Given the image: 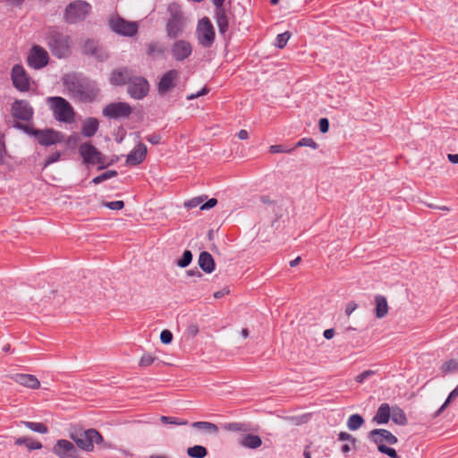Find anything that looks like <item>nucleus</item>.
I'll return each mask as SVG.
<instances>
[{"mask_svg":"<svg viewBox=\"0 0 458 458\" xmlns=\"http://www.w3.org/2000/svg\"><path fill=\"white\" fill-rule=\"evenodd\" d=\"M145 139H146V140H148L149 143H151L153 145H157L161 142V136L157 133L148 135Z\"/></svg>","mask_w":458,"mask_h":458,"instance_id":"58","label":"nucleus"},{"mask_svg":"<svg viewBox=\"0 0 458 458\" xmlns=\"http://www.w3.org/2000/svg\"><path fill=\"white\" fill-rule=\"evenodd\" d=\"M339 441H348L352 446L356 445V438L347 432H340L337 437Z\"/></svg>","mask_w":458,"mask_h":458,"instance_id":"49","label":"nucleus"},{"mask_svg":"<svg viewBox=\"0 0 458 458\" xmlns=\"http://www.w3.org/2000/svg\"><path fill=\"white\" fill-rule=\"evenodd\" d=\"M179 77V72L177 70H169L161 77L157 90L160 94H165L175 86V81Z\"/></svg>","mask_w":458,"mask_h":458,"instance_id":"20","label":"nucleus"},{"mask_svg":"<svg viewBox=\"0 0 458 458\" xmlns=\"http://www.w3.org/2000/svg\"><path fill=\"white\" fill-rule=\"evenodd\" d=\"M243 424L239 422H232L225 425V428L230 431H241L243 429Z\"/></svg>","mask_w":458,"mask_h":458,"instance_id":"54","label":"nucleus"},{"mask_svg":"<svg viewBox=\"0 0 458 458\" xmlns=\"http://www.w3.org/2000/svg\"><path fill=\"white\" fill-rule=\"evenodd\" d=\"M199 267L208 274L215 270L216 264L212 255L208 251H202L199 256L198 260Z\"/></svg>","mask_w":458,"mask_h":458,"instance_id":"24","label":"nucleus"},{"mask_svg":"<svg viewBox=\"0 0 458 458\" xmlns=\"http://www.w3.org/2000/svg\"><path fill=\"white\" fill-rule=\"evenodd\" d=\"M135 75L131 70L127 67L119 68L114 70L110 76V82L115 86L124 85L125 83L129 84L131 79H132Z\"/></svg>","mask_w":458,"mask_h":458,"instance_id":"21","label":"nucleus"},{"mask_svg":"<svg viewBox=\"0 0 458 458\" xmlns=\"http://www.w3.org/2000/svg\"><path fill=\"white\" fill-rule=\"evenodd\" d=\"M290 38H291V33L289 31H285L284 33L278 34L276 38V46L278 48H281V49L284 48L286 46Z\"/></svg>","mask_w":458,"mask_h":458,"instance_id":"41","label":"nucleus"},{"mask_svg":"<svg viewBox=\"0 0 458 458\" xmlns=\"http://www.w3.org/2000/svg\"><path fill=\"white\" fill-rule=\"evenodd\" d=\"M173 57L178 61L182 62L187 59L192 53V47L190 42L180 39L176 40L171 48Z\"/></svg>","mask_w":458,"mask_h":458,"instance_id":"19","label":"nucleus"},{"mask_svg":"<svg viewBox=\"0 0 458 458\" xmlns=\"http://www.w3.org/2000/svg\"><path fill=\"white\" fill-rule=\"evenodd\" d=\"M69 437L74 442L79 450L88 453H92L95 450V445L103 449L114 448V445L111 442H106L99 431L95 428H74L70 430Z\"/></svg>","mask_w":458,"mask_h":458,"instance_id":"1","label":"nucleus"},{"mask_svg":"<svg viewBox=\"0 0 458 458\" xmlns=\"http://www.w3.org/2000/svg\"><path fill=\"white\" fill-rule=\"evenodd\" d=\"M191 427L192 428H195L197 430H199V431H202L204 433L213 435V436H216L219 431L218 427L215 423L208 422V421L192 422L191 424Z\"/></svg>","mask_w":458,"mask_h":458,"instance_id":"26","label":"nucleus"},{"mask_svg":"<svg viewBox=\"0 0 458 458\" xmlns=\"http://www.w3.org/2000/svg\"><path fill=\"white\" fill-rule=\"evenodd\" d=\"M319 130L322 133H326L329 129V122L327 118H321L318 122Z\"/></svg>","mask_w":458,"mask_h":458,"instance_id":"57","label":"nucleus"},{"mask_svg":"<svg viewBox=\"0 0 458 458\" xmlns=\"http://www.w3.org/2000/svg\"><path fill=\"white\" fill-rule=\"evenodd\" d=\"M15 445H24L29 451L38 450L43 447L41 442L30 437H20L14 440Z\"/></svg>","mask_w":458,"mask_h":458,"instance_id":"28","label":"nucleus"},{"mask_svg":"<svg viewBox=\"0 0 458 458\" xmlns=\"http://www.w3.org/2000/svg\"><path fill=\"white\" fill-rule=\"evenodd\" d=\"M183 28L184 19L182 13L173 12L165 26L167 36L171 38H175L183 32Z\"/></svg>","mask_w":458,"mask_h":458,"instance_id":"15","label":"nucleus"},{"mask_svg":"<svg viewBox=\"0 0 458 458\" xmlns=\"http://www.w3.org/2000/svg\"><path fill=\"white\" fill-rule=\"evenodd\" d=\"M390 415L391 412L389 405L387 403H382L378 407L373 420L377 424H386L389 421Z\"/></svg>","mask_w":458,"mask_h":458,"instance_id":"30","label":"nucleus"},{"mask_svg":"<svg viewBox=\"0 0 458 458\" xmlns=\"http://www.w3.org/2000/svg\"><path fill=\"white\" fill-rule=\"evenodd\" d=\"M216 204H217V199L215 198H211L206 202L203 201V204L200 206V209L201 210L210 209V208H214Z\"/></svg>","mask_w":458,"mask_h":458,"instance_id":"55","label":"nucleus"},{"mask_svg":"<svg viewBox=\"0 0 458 458\" xmlns=\"http://www.w3.org/2000/svg\"><path fill=\"white\" fill-rule=\"evenodd\" d=\"M20 423L24 425L29 429L39 434H47L48 432L47 427L42 422L21 420Z\"/></svg>","mask_w":458,"mask_h":458,"instance_id":"33","label":"nucleus"},{"mask_svg":"<svg viewBox=\"0 0 458 458\" xmlns=\"http://www.w3.org/2000/svg\"><path fill=\"white\" fill-rule=\"evenodd\" d=\"M192 260V253L191 250H184L182 253V256L180 259L176 261V264L180 267H188Z\"/></svg>","mask_w":458,"mask_h":458,"instance_id":"40","label":"nucleus"},{"mask_svg":"<svg viewBox=\"0 0 458 458\" xmlns=\"http://www.w3.org/2000/svg\"><path fill=\"white\" fill-rule=\"evenodd\" d=\"M457 396H458V386L449 394L445 402L443 403V405L437 411V413L439 414L440 412H442L447 407V405L450 403V402L452 400H454V398H456Z\"/></svg>","mask_w":458,"mask_h":458,"instance_id":"46","label":"nucleus"},{"mask_svg":"<svg viewBox=\"0 0 458 458\" xmlns=\"http://www.w3.org/2000/svg\"><path fill=\"white\" fill-rule=\"evenodd\" d=\"M80 155L82 157L85 164L99 165L98 169H104L108 165L106 164L105 156L90 143H82L79 148Z\"/></svg>","mask_w":458,"mask_h":458,"instance_id":"8","label":"nucleus"},{"mask_svg":"<svg viewBox=\"0 0 458 458\" xmlns=\"http://www.w3.org/2000/svg\"><path fill=\"white\" fill-rule=\"evenodd\" d=\"M6 148L4 140V136H0V165H3L5 161Z\"/></svg>","mask_w":458,"mask_h":458,"instance_id":"53","label":"nucleus"},{"mask_svg":"<svg viewBox=\"0 0 458 458\" xmlns=\"http://www.w3.org/2000/svg\"><path fill=\"white\" fill-rule=\"evenodd\" d=\"M102 205L112 210H121L124 207V202L123 200H115L110 202H103Z\"/></svg>","mask_w":458,"mask_h":458,"instance_id":"47","label":"nucleus"},{"mask_svg":"<svg viewBox=\"0 0 458 458\" xmlns=\"http://www.w3.org/2000/svg\"><path fill=\"white\" fill-rule=\"evenodd\" d=\"M441 370L445 373H451V372H456L458 371V360L454 359H451L447 361H445L442 367Z\"/></svg>","mask_w":458,"mask_h":458,"instance_id":"38","label":"nucleus"},{"mask_svg":"<svg viewBox=\"0 0 458 458\" xmlns=\"http://www.w3.org/2000/svg\"><path fill=\"white\" fill-rule=\"evenodd\" d=\"M394 423L397 425H405L407 423V418L404 411L399 407H394L392 414L390 415Z\"/></svg>","mask_w":458,"mask_h":458,"instance_id":"34","label":"nucleus"},{"mask_svg":"<svg viewBox=\"0 0 458 458\" xmlns=\"http://www.w3.org/2000/svg\"><path fill=\"white\" fill-rule=\"evenodd\" d=\"M357 308V304L351 301L349 302L347 305H346V308H345V314L347 316H350Z\"/></svg>","mask_w":458,"mask_h":458,"instance_id":"59","label":"nucleus"},{"mask_svg":"<svg viewBox=\"0 0 458 458\" xmlns=\"http://www.w3.org/2000/svg\"><path fill=\"white\" fill-rule=\"evenodd\" d=\"M36 139L38 143L42 146H51L56 143H60L64 140V135L58 131L54 129L39 130L36 132Z\"/></svg>","mask_w":458,"mask_h":458,"instance_id":"17","label":"nucleus"},{"mask_svg":"<svg viewBox=\"0 0 458 458\" xmlns=\"http://www.w3.org/2000/svg\"><path fill=\"white\" fill-rule=\"evenodd\" d=\"M160 420L164 424H171L176 426H185L188 424V421L186 420L170 416H161Z\"/></svg>","mask_w":458,"mask_h":458,"instance_id":"37","label":"nucleus"},{"mask_svg":"<svg viewBox=\"0 0 458 458\" xmlns=\"http://www.w3.org/2000/svg\"><path fill=\"white\" fill-rule=\"evenodd\" d=\"M49 56L47 52L39 46H33L27 57L29 66L34 69H41L48 64Z\"/></svg>","mask_w":458,"mask_h":458,"instance_id":"14","label":"nucleus"},{"mask_svg":"<svg viewBox=\"0 0 458 458\" xmlns=\"http://www.w3.org/2000/svg\"><path fill=\"white\" fill-rule=\"evenodd\" d=\"M108 23L112 31L123 37H133L139 30L136 21H126L119 15L112 16Z\"/></svg>","mask_w":458,"mask_h":458,"instance_id":"7","label":"nucleus"},{"mask_svg":"<svg viewBox=\"0 0 458 458\" xmlns=\"http://www.w3.org/2000/svg\"><path fill=\"white\" fill-rule=\"evenodd\" d=\"M132 109L128 103L114 102L106 105L102 114L109 119L127 118L131 115Z\"/></svg>","mask_w":458,"mask_h":458,"instance_id":"10","label":"nucleus"},{"mask_svg":"<svg viewBox=\"0 0 458 458\" xmlns=\"http://www.w3.org/2000/svg\"><path fill=\"white\" fill-rule=\"evenodd\" d=\"M323 335L326 339H331L335 335V330L333 328L326 329Z\"/></svg>","mask_w":458,"mask_h":458,"instance_id":"63","label":"nucleus"},{"mask_svg":"<svg viewBox=\"0 0 458 458\" xmlns=\"http://www.w3.org/2000/svg\"><path fill=\"white\" fill-rule=\"evenodd\" d=\"M376 317L377 318H385L388 313V304L386 298L383 295L375 296Z\"/></svg>","mask_w":458,"mask_h":458,"instance_id":"29","label":"nucleus"},{"mask_svg":"<svg viewBox=\"0 0 458 458\" xmlns=\"http://www.w3.org/2000/svg\"><path fill=\"white\" fill-rule=\"evenodd\" d=\"M117 175V172L114 170H108L98 176L92 179V183L98 184L101 183L108 179H111Z\"/></svg>","mask_w":458,"mask_h":458,"instance_id":"39","label":"nucleus"},{"mask_svg":"<svg viewBox=\"0 0 458 458\" xmlns=\"http://www.w3.org/2000/svg\"><path fill=\"white\" fill-rule=\"evenodd\" d=\"M375 374H376V372L372 369L365 370L362 373H360L355 377V381L361 384L366 379L369 378L370 377L374 376Z\"/></svg>","mask_w":458,"mask_h":458,"instance_id":"48","label":"nucleus"},{"mask_svg":"<svg viewBox=\"0 0 458 458\" xmlns=\"http://www.w3.org/2000/svg\"><path fill=\"white\" fill-rule=\"evenodd\" d=\"M364 419L361 415L352 414L348 418L347 428L352 431H355L359 429L364 424Z\"/></svg>","mask_w":458,"mask_h":458,"instance_id":"35","label":"nucleus"},{"mask_svg":"<svg viewBox=\"0 0 458 458\" xmlns=\"http://www.w3.org/2000/svg\"><path fill=\"white\" fill-rule=\"evenodd\" d=\"M377 450L378 452L386 454L390 458H400V456L397 454V452L394 448L389 447L385 444L377 445Z\"/></svg>","mask_w":458,"mask_h":458,"instance_id":"42","label":"nucleus"},{"mask_svg":"<svg viewBox=\"0 0 458 458\" xmlns=\"http://www.w3.org/2000/svg\"><path fill=\"white\" fill-rule=\"evenodd\" d=\"M196 36L199 44L205 47H210L216 38L215 29L208 17H203L198 22Z\"/></svg>","mask_w":458,"mask_h":458,"instance_id":"6","label":"nucleus"},{"mask_svg":"<svg viewBox=\"0 0 458 458\" xmlns=\"http://www.w3.org/2000/svg\"><path fill=\"white\" fill-rule=\"evenodd\" d=\"M11 114L16 120L30 122L33 118L34 109L27 100L16 99L12 104Z\"/></svg>","mask_w":458,"mask_h":458,"instance_id":"11","label":"nucleus"},{"mask_svg":"<svg viewBox=\"0 0 458 458\" xmlns=\"http://www.w3.org/2000/svg\"><path fill=\"white\" fill-rule=\"evenodd\" d=\"M99 127V123L97 118L89 117L83 121L81 127V133L85 137H92L96 134Z\"/></svg>","mask_w":458,"mask_h":458,"instance_id":"25","label":"nucleus"},{"mask_svg":"<svg viewBox=\"0 0 458 458\" xmlns=\"http://www.w3.org/2000/svg\"><path fill=\"white\" fill-rule=\"evenodd\" d=\"M269 150L272 154H276V153H281V152H290V150H284L283 149L282 146L281 145H272L270 148H269Z\"/></svg>","mask_w":458,"mask_h":458,"instance_id":"60","label":"nucleus"},{"mask_svg":"<svg viewBox=\"0 0 458 458\" xmlns=\"http://www.w3.org/2000/svg\"><path fill=\"white\" fill-rule=\"evenodd\" d=\"M149 91L148 81L141 76H134L128 84V93L135 99H142Z\"/></svg>","mask_w":458,"mask_h":458,"instance_id":"13","label":"nucleus"},{"mask_svg":"<svg viewBox=\"0 0 458 458\" xmlns=\"http://www.w3.org/2000/svg\"><path fill=\"white\" fill-rule=\"evenodd\" d=\"M147 147L140 142L127 156L126 163L129 165H137L143 162L147 155Z\"/></svg>","mask_w":458,"mask_h":458,"instance_id":"22","label":"nucleus"},{"mask_svg":"<svg viewBox=\"0 0 458 458\" xmlns=\"http://www.w3.org/2000/svg\"><path fill=\"white\" fill-rule=\"evenodd\" d=\"M91 9V5L86 1H72L65 7L64 21L68 24L83 21L90 13Z\"/></svg>","mask_w":458,"mask_h":458,"instance_id":"5","label":"nucleus"},{"mask_svg":"<svg viewBox=\"0 0 458 458\" xmlns=\"http://www.w3.org/2000/svg\"><path fill=\"white\" fill-rule=\"evenodd\" d=\"M53 116L58 122L72 123L75 120V112L72 105L62 97H49L47 99Z\"/></svg>","mask_w":458,"mask_h":458,"instance_id":"4","label":"nucleus"},{"mask_svg":"<svg viewBox=\"0 0 458 458\" xmlns=\"http://www.w3.org/2000/svg\"><path fill=\"white\" fill-rule=\"evenodd\" d=\"M61 157V153L59 151H55V153L48 156L45 161L44 167L50 165L51 164L57 162Z\"/></svg>","mask_w":458,"mask_h":458,"instance_id":"52","label":"nucleus"},{"mask_svg":"<svg viewBox=\"0 0 458 458\" xmlns=\"http://www.w3.org/2000/svg\"><path fill=\"white\" fill-rule=\"evenodd\" d=\"M46 41L52 55L57 58H64L71 54V37L55 28H49L46 34Z\"/></svg>","mask_w":458,"mask_h":458,"instance_id":"3","label":"nucleus"},{"mask_svg":"<svg viewBox=\"0 0 458 458\" xmlns=\"http://www.w3.org/2000/svg\"><path fill=\"white\" fill-rule=\"evenodd\" d=\"M52 453L58 458H83L74 442L58 439L52 447Z\"/></svg>","mask_w":458,"mask_h":458,"instance_id":"9","label":"nucleus"},{"mask_svg":"<svg viewBox=\"0 0 458 458\" xmlns=\"http://www.w3.org/2000/svg\"><path fill=\"white\" fill-rule=\"evenodd\" d=\"M448 160L453 164H458V154H448Z\"/></svg>","mask_w":458,"mask_h":458,"instance_id":"64","label":"nucleus"},{"mask_svg":"<svg viewBox=\"0 0 458 458\" xmlns=\"http://www.w3.org/2000/svg\"><path fill=\"white\" fill-rule=\"evenodd\" d=\"M155 360H156V358L153 357L151 354H148H148H144L141 357L139 364L141 367H148V366L151 365L154 362Z\"/></svg>","mask_w":458,"mask_h":458,"instance_id":"50","label":"nucleus"},{"mask_svg":"<svg viewBox=\"0 0 458 458\" xmlns=\"http://www.w3.org/2000/svg\"><path fill=\"white\" fill-rule=\"evenodd\" d=\"M11 79L14 88L21 92H27L30 89V78L21 64H15L12 68Z\"/></svg>","mask_w":458,"mask_h":458,"instance_id":"12","label":"nucleus"},{"mask_svg":"<svg viewBox=\"0 0 458 458\" xmlns=\"http://www.w3.org/2000/svg\"><path fill=\"white\" fill-rule=\"evenodd\" d=\"M208 92H209V89L207 87H204L199 91H198L197 93H192L191 95H188L187 96V99L188 100H192V99H195V98H197L199 97L204 96V95L208 94Z\"/></svg>","mask_w":458,"mask_h":458,"instance_id":"56","label":"nucleus"},{"mask_svg":"<svg viewBox=\"0 0 458 458\" xmlns=\"http://www.w3.org/2000/svg\"><path fill=\"white\" fill-rule=\"evenodd\" d=\"M368 438L375 445H395L398 442L397 437L389 430L385 428H375L369 432Z\"/></svg>","mask_w":458,"mask_h":458,"instance_id":"16","label":"nucleus"},{"mask_svg":"<svg viewBox=\"0 0 458 458\" xmlns=\"http://www.w3.org/2000/svg\"><path fill=\"white\" fill-rule=\"evenodd\" d=\"M216 21L219 33L224 35L228 30V18L224 7H217L216 11Z\"/></svg>","mask_w":458,"mask_h":458,"instance_id":"27","label":"nucleus"},{"mask_svg":"<svg viewBox=\"0 0 458 458\" xmlns=\"http://www.w3.org/2000/svg\"><path fill=\"white\" fill-rule=\"evenodd\" d=\"M206 199V196H199L193 198L187 202L184 203V206L189 208H196L198 206H201L203 204L204 199Z\"/></svg>","mask_w":458,"mask_h":458,"instance_id":"45","label":"nucleus"},{"mask_svg":"<svg viewBox=\"0 0 458 458\" xmlns=\"http://www.w3.org/2000/svg\"><path fill=\"white\" fill-rule=\"evenodd\" d=\"M229 293V290L227 289H223V290H220V291H217L214 293V297L216 299H220L222 297H224L225 295H226L227 293Z\"/></svg>","mask_w":458,"mask_h":458,"instance_id":"62","label":"nucleus"},{"mask_svg":"<svg viewBox=\"0 0 458 458\" xmlns=\"http://www.w3.org/2000/svg\"><path fill=\"white\" fill-rule=\"evenodd\" d=\"M240 444L244 447L256 449L262 445V440L258 435L247 434L241 439Z\"/></svg>","mask_w":458,"mask_h":458,"instance_id":"31","label":"nucleus"},{"mask_svg":"<svg viewBox=\"0 0 458 458\" xmlns=\"http://www.w3.org/2000/svg\"><path fill=\"white\" fill-rule=\"evenodd\" d=\"M10 377L15 383L30 389H38L40 386L39 380L31 374H14Z\"/></svg>","mask_w":458,"mask_h":458,"instance_id":"23","label":"nucleus"},{"mask_svg":"<svg viewBox=\"0 0 458 458\" xmlns=\"http://www.w3.org/2000/svg\"><path fill=\"white\" fill-rule=\"evenodd\" d=\"M160 340L164 344H168L173 340V334L169 330L165 329L160 334Z\"/></svg>","mask_w":458,"mask_h":458,"instance_id":"51","label":"nucleus"},{"mask_svg":"<svg viewBox=\"0 0 458 458\" xmlns=\"http://www.w3.org/2000/svg\"><path fill=\"white\" fill-rule=\"evenodd\" d=\"M83 53L93 56L98 62H104L109 57L108 52L93 39H88L83 45Z\"/></svg>","mask_w":458,"mask_h":458,"instance_id":"18","label":"nucleus"},{"mask_svg":"<svg viewBox=\"0 0 458 458\" xmlns=\"http://www.w3.org/2000/svg\"><path fill=\"white\" fill-rule=\"evenodd\" d=\"M353 446L352 445V444L349 442L347 444H344L342 445L341 447V452L344 454H347L352 448Z\"/></svg>","mask_w":458,"mask_h":458,"instance_id":"61","label":"nucleus"},{"mask_svg":"<svg viewBox=\"0 0 458 458\" xmlns=\"http://www.w3.org/2000/svg\"><path fill=\"white\" fill-rule=\"evenodd\" d=\"M64 85L71 96L82 102H91L98 95V88L94 81L81 79L74 74L64 78Z\"/></svg>","mask_w":458,"mask_h":458,"instance_id":"2","label":"nucleus"},{"mask_svg":"<svg viewBox=\"0 0 458 458\" xmlns=\"http://www.w3.org/2000/svg\"><path fill=\"white\" fill-rule=\"evenodd\" d=\"M13 126H14V128L19 129V130L24 131L25 133H27L29 135H32L35 138H36V135H37L36 132L38 131V129H34V128L30 127V125L23 124V123H21L20 122H16Z\"/></svg>","mask_w":458,"mask_h":458,"instance_id":"43","label":"nucleus"},{"mask_svg":"<svg viewBox=\"0 0 458 458\" xmlns=\"http://www.w3.org/2000/svg\"><path fill=\"white\" fill-rule=\"evenodd\" d=\"M164 51V47L158 42H150L147 46V54L151 57L162 55Z\"/></svg>","mask_w":458,"mask_h":458,"instance_id":"36","label":"nucleus"},{"mask_svg":"<svg viewBox=\"0 0 458 458\" xmlns=\"http://www.w3.org/2000/svg\"><path fill=\"white\" fill-rule=\"evenodd\" d=\"M297 147H310L313 149H317L318 148V144L315 142V140L311 138H302L301 140H300L297 144H296Z\"/></svg>","mask_w":458,"mask_h":458,"instance_id":"44","label":"nucleus"},{"mask_svg":"<svg viewBox=\"0 0 458 458\" xmlns=\"http://www.w3.org/2000/svg\"><path fill=\"white\" fill-rule=\"evenodd\" d=\"M187 454L191 458H205L208 455V450L203 445H193L187 448Z\"/></svg>","mask_w":458,"mask_h":458,"instance_id":"32","label":"nucleus"}]
</instances>
